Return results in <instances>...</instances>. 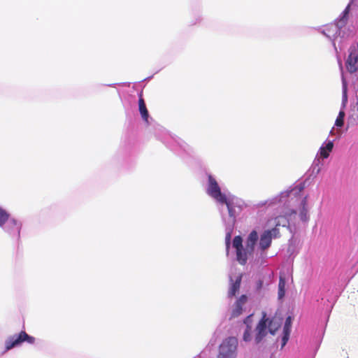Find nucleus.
<instances>
[{
	"instance_id": "f257e3e1",
	"label": "nucleus",
	"mask_w": 358,
	"mask_h": 358,
	"mask_svg": "<svg viewBox=\"0 0 358 358\" xmlns=\"http://www.w3.org/2000/svg\"><path fill=\"white\" fill-rule=\"evenodd\" d=\"M206 193L217 203L225 205L220 208L221 216L225 226V245L227 255H229L231 235L234 229L236 217L246 207L245 201L231 194L226 195L221 192L220 187L215 177L208 173Z\"/></svg>"
},
{
	"instance_id": "f03ea898",
	"label": "nucleus",
	"mask_w": 358,
	"mask_h": 358,
	"mask_svg": "<svg viewBox=\"0 0 358 358\" xmlns=\"http://www.w3.org/2000/svg\"><path fill=\"white\" fill-rule=\"evenodd\" d=\"M303 188V185L300 184L290 190L282 192L279 195L259 201L255 206L257 208L265 206L267 208L289 209L299 205L300 220L306 222L308 221L309 215L307 208V196H301V192Z\"/></svg>"
},
{
	"instance_id": "7ed1b4c3",
	"label": "nucleus",
	"mask_w": 358,
	"mask_h": 358,
	"mask_svg": "<svg viewBox=\"0 0 358 358\" xmlns=\"http://www.w3.org/2000/svg\"><path fill=\"white\" fill-rule=\"evenodd\" d=\"M258 239L257 232L255 230L252 231L248 236L244 247L241 236H236L234 237L232 247L236 250V260L240 264L245 265L248 259L252 255Z\"/></svg>"
},
{
	"instance_id": "20e7f679",
	"label": "nucleus",
	"mask_w": 358,
	"mask_h": 358,
	"mask_svg": "<svg viewBox=\"0 0 358 358\" xmlns=\"http://www.w3.org/2000/svg\"><path fill=\"white\" fill-rule=\"evenodd\" d=\"M22 222L0 206V228L12 239L20 241Z\"/></svg>"
},
{
	"instance_id": "39448f33",
	"label": "nucleus",
	"mask_w": 358,
	"mask_h": 358,
	"mask_svg": "<svg viewBox=\"0 0 358 358\" xmlns=\"http://www.w3.org/2000/svg\"><path fill=\"white\" fill-rule=\"evenodd\" d=\"M350 3L347 6L335 23L326 25L321 31L322 34L331 41L335 52H337L336 42L338 37L336 38V36L339 32L342 33V31L345 28L350 13Z\"/></svg>"
},
{
	"instance_id": "423d86ee",
	"label": "nucleus",
	"mask_w": 358,
	"mask_h": 358,
	"mask_svg": "<svg viewBox=\"0 0 358 358\" xmlns=\"http://www.w3.org/2000/svg\"><path fill=\"white\" fill-rule=\"evenodd\" d=\"M281 322L276 318L269 320L266 317V313H264L262 319L259 320L255 328V342L259 344L264 338L267 335L268 332L274 335L276 330L280 327Z\"/></svg>"
},
{
	"instance_id": "0eeeda50",
	"label": "nucleus",
	"mask_w": 358,
	"mask_h": 358,
	"mask_svg": "<svg viewBox=\"0 0 358 358\" xmlns=\"http://www.w3.org/2000/svg\"><path fill=\"white\" fill-rule=\"evenodd\" d=\"M238 341L235 336H229L222 341L216 358H237Z\"/></svg>"
},
{
	"instance_id": "6e6552de",
	"label": "nucleus",
	"mask_w": 358,
	"mask_h": 358,
	"mask_svg": "<svg viewBox=\"0 0 358 358\" xmlns=\"http://www.w3.org/2000/svg\"><path fill=\"white\" fill-rule=\"evenodd\" d=\"M35 341V338L27 334L24 331H22L19 334H15L9 336L5 340V350L3 352L12 350L13 348H17L24 342L32 344Z\"/></svg>"
},
{
	"instance_id": "1a4fd4ad",
	"label": "nucleus",
	"mask_w": 358,
	"mask_h": 358,
	"mask_svg": "<svg viewBox=\"0 0 358 358\" xmlns=\"http://www.w3.org/2000/svg\"><path fill=\"white\" fill-rule=\"evenodd\" d=\"M279 234L278 229L275 227L271 230H266L260 236L259 248L262 250L261 256L264 258L266 257L265 250H267L271 244L272 238H276Z\"/></svg>"
},
{
	"instance_id": "9d476101",
	"label": "nucleus",
	"mask_w": 358,
	"mask_h": 358,
	"mask_svg": "<svg viewBox=\"0 0 358 358\" xmlns=\"http://www.w3.org/2000/svg\"><path fill=\"white\" fill-rule=\"evenodd\" d=\"M348 52L349 55L345 62V66L349 73H353L358 70V52L356 51L355 45L350 46Z\"/></svg>"
},
{
	"instance_id": "9b49d317",
	"label": "nucleus",
	"mask_w": 358,
	"mask_h": 358,
	"mask_svg": "<svg viewBox=\"0 0 358 358\" xmlns=\"http://www.w3.org/2000/svg\"><path fill=\"white\" fill-rule=\"evenodd\" d=\"M248 297L246 295H241L233 306L231 311L230 319L240 316L243 312V306L246 303Z\"/></svg>"
},
{
	"instance_id": "f8f14e48",
	"label": "nucleus",
	"mask_w": 358,
	"mask_h": 358,
	"mask_svg": "<svg viewBox=\"0 0 358 358\" xmlns=\"http://www.w3.org/2000/svg\"><path fill=\"white\" fill-rule=\"evenodd\" d=\"M334 140L327 139L320 148L316 157H318L320 159H327L333 150L334 145Z\"/></svg>"
},
{
	"instance_id": "ddd939ff",
	"label": "nucleus",
	"mask_w": 358,
	"mask_h": 358,
	"mask_svg": "<svg viewBox=\"0 0 358 358\" xmlns=\"http://www.w3.org/2000/svg\"><path fill=\"white\" fill-rule=\"evenodd\" d=\"M292 321L293 317L291 315L287 316L285 320L281 339V348H284L289 341Z\"/></svg>"
},
{
	"instance_id": "4468645a",
	"label": "nucleus",
	"mask_w": 358,
	"mask_h": 358,
	"mask_svg": "<svg viewBox=\"0 0 358 358\" xmlns=\"http://www.w3.org/2000/svg\"><path fill=\"white\" fill-rule=\"evenodd\" d=\"M350 32L346 28L342 31V33L339 32V34L336 36L338 37V41L336 42L337 52L336 54H338V50H342L347 45V41L350 37Z\"/></svg>"
},
{
	"instance_id": "2eb2a0df",
	"label": "nucleus",
	"mask_w": 358,
	"mask_h": 358,
	"mask_svg": "<svg viewBox=\"0 0 358 358\" xmlns=\"http://www.w3.org/2000/svg\"><path fill=\"white\" fill-rule=\"evenodd\" d=\"M138 108H139V112L141 115L143 120L148 124L149 123L148 111L147 110L145 101L141 96L139 98V100H138Z\"/></svg>"
},
{
	"instance_id": "dca6fc26",
	"label": "nucleus",
	"mask_w": 358,
	"mask_h": 358,
	"mask_svg": "<svg viewBox=\"0 0 358 358\" xmlns=\"http://www.w3.org/2000/svg\"><path fill=\"white\" fill-rule=\"evenodd\" d=\"M241 278L237 277L235 282L232 281L231 278V285L228 292V296L232 297L236 295V294L238 292L241 285Z\"/></svg>"
},
{
	"instance_id": "f3484780",
	"label": "nucleus",
	"mask_w": 358,
	"mask_h": 358,
	"mask_svg": "<svg viewBox=\"0 0 358 358\" xmlns=\"http://www.w3.org/2000/svg\"><path fill=\"white\" fill-rule=\"evenodd\" d=\"M322 165L321 159L316 157L309 170V171L311 172L310 174V176L315 177L320 172Z\"/></svg>"
},
{
	"instance_id": "a211bd4d",
	"label": "nucleus",
	"mask_w": 358,
	"mask_h": 358,
	"mask_svg": "<svg viewBox=\"0 0 358 358\" xmlns=\"http://www.w3.org/2000/svg\"><path fill=\"white\" fill-rule=\"evenodd\" d=\"M345 116V113L343 108L341 109L339 111L338 115L337 116V118L335 121L334 126L337 128H341L343 126L344 124V118Z\"/></svg>"
},
{
	"instance_id": "6ab92c4d",
	"label": "nucleus",
	"mask_w": 358,
	"mask_h": 358,
	"mask_svg": "<svg viewBox=\"0 0 358 358\" xmlns=\"http://www.w3.org/2000/svg\"><path fill=\"white\" fill-rule=\"evenodd\" d=\"M285 294V281L282 278H280L278 283V299H282Z\"/></svg>"
},
{
	"instance_id": "aec40b11",
	"label": "nucleus",
	"mask_w": 358,
	"mask_h": 358,
	"mask_svg": "<svg viewBox=\"0 0 358 358\" xmlns=\"http://www.w3.org/2000/svg\"><path fill=\"white\" fill-rule=\"evenodd\" d=\"M275 227L278 226L287 227L289 224V220L285 216H278L275 218Z\"/></svg>"
},
{
	"instance_id": "412c9836",
	"label": "nucleus",
	"mask_w": 358,
	"mask_h": 358,
	"mask_svg": "<svg viewBox=\"0 0 358 358\" xmlns=\"http://www.w3.org/2000/svg\"><path fill=\"white\" fill-rule=\"evenodd\" d=\"M342 83H343L342 106H343V108H344L348 101V95H347L346 82L343 78L342 79Z\"/></svg>"
},
{
	"instance_id": "4be33fe9",
	"label": "nucleus",
	"mask_w": 358,
	"mask_h": 358,
	"mask_svg": "<svg viewBox=\"0 0 358 358\" xmlns=\"http://www.w3.org/2000/svg\"><path fill=\"white\" fill-rule=\"evenodd\" d=\"M251 332H252V328H249V327L245 328L244 333H243V339L244 341L249 342L251 341V339H252Z\"/></svg>"
},
{
	"instance_id": "5701e85b",
	"label": "nucleus",
	"mask_w": 358,
	"mask_h": 358,
	"mask_svg": "<svg viewBox=\"0 0 358 358\" xmlns=\"http://www.w3.org/2000/svg\"><path fill=\"white\" fill-rule=\"evenodd\" d=\"M174 141L180 148H181L184 150H186V147L187 146V145L182 139H180V138H177L174 139Z\"/></svg>"
},
{
	"instance_id": "b1692460",
	"label": "nucleus",
	"mask_w": 358,
	"mask_h": 358,
	"mask_svg": "<svg viewBox=\"0 0 358 358\" xmlns=\"http://www.w3.org/2000/svg\"><path fill=\"white\" fill-rule=\"evenodd\" d=\"M252 315H250L244 319L243 323L246 325V328H252Z\"/></svg>"
},
{
	"instance_id": "393cba45",
	"label": "nucleus",
	"mask_w": 358,
	"mask_h": 358,
	"mask_svg": "<svg viewBox=\"0 0 358 358\" xmlns=\"http://www.w3.org/2000/svg\"><path fill=\"white\" fill-rule=\"evenodd\" d=\"M329 135L331 136H334V135H336L337 137H339L340 135H341V130L339 129V128H338L336 130L335 129V127H332V129H331L330 132H329Z\"/></svg>"
},
{
	"instance_id": "a878e982",
	"label": "nucleus",
	"mask_w": 358,
	"mask_h": 358,
	"mask_svg": "<svg viewBox=\"0 0 358 358\" xmlns=\"http://www.w3.org/2000/svg\"><path fill=\"white\" fill-rule=\"evenodd\" d=\"M262 286H263V280H259L256 284L257 290L259 291L262 288Z\"/></svg>"
},
{
	"instance_id": "bb28decb",
	"label": "nucleus",
	"mask_w": 358,
	"mask_h": 358,
	"mask_svg": "<svg viewBox=\"0 0 358 358\" xmlns=\"http://www.w3.org/2000/svg\"><path fill=\"white\" fill-rule=\"evenodd\" d=\"M291 211H292V214H294V215L296 214V210L292 209Z\"/></svg>"
},
{
	"instance_id": "cd10ccee",
	"label": "nucleus",
	"mask_w": 358,
	"mask_h": 358,
	"mask_svg": "<svg viewBox=\"0 0 358 358\" xmlns=\"http://www.w3.org/2000/svg\"><path fill=\"white\" fill-rule=\"evenodd\" d=\"M353 1H354V0H351V2H350V3H352V2Z\"/></svg>"
}]
</instances>
